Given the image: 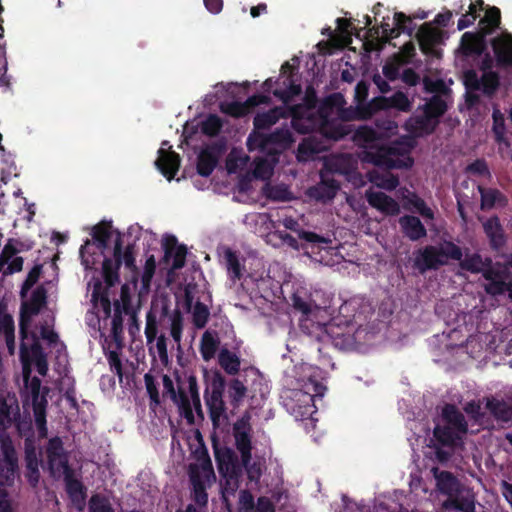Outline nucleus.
Wrapping results in <instances>:
<instances>
[{"label":"nucleus","instance_id":"1a4fd4ad","mask_svg":"<svg viewBox=\"0 0 512 512\" xmlns=\"http://www.w3.org/2000/svg\"><path fill=\"white\" fill-rule=\"evenodd\" d=\"M248 379L252 380V387L256 382L261 383L262 375L255 367L242 370L238 377L232 378L227 384V395L233 408H238L245 399L248 391Z\"/></svg>","mask_w":512,"mask_h":512},{"label":"nucleus","instance_id":"c03bdc74","mask_svg":"<svg viewBox=\"0 0 512 512\" xmlns=\"http://www.w3.org/2000/svg\"><path fill=\"white\" fill-rule=\"evenodd\" d=\"M37 450H26V477L31 486L35 487L40 478Z\"/></svg>","mask_w":512,"mask_h":512},{"label":"nucleus","instance_id":"f704fd0d","mask_svg":"<svg viewBox=\"0 0 512 512\" xmlns=\"http://www.w3.org/2000/svg\"><path fill=\"white\" fill-rule=\"evenodd\" d=\"M112 222L101 221L92 228L91 236L96 247L104 252L108 248L109 240L112 236Z\"/></svg>","mask_w":512,"mask_h":512},{"label":"nucleus","instance_id":"aec40b11","mask_svg":"<svg viewBox=\"0 0 512 512\" xmlns=\"http://www.w3.org/2000/svg\"><path fill=\"white\" fill-rule=\"evenodd\" d=\"M431 473L436 482V489L439 493L449 498L456 497L461 492V483L451 472L432 467Z\"/></svg>","mask_w":512,"mask_h":512},{"label":"nucleus","instance_id":"2eb2a0df","mask_svg":"<svg viewBox=\"0 0 512 512\" xmlns=\"http://www.w3.org/2000/svg\"><path fill=\"white\" fill-rule=\"evenodd\" d=\"M491 30L482 29L478 32H465L461 37L460 50L466 57L480 56L486 50V36Z\"/></svg>","mask_w":512,"mask_h":512},{"label":"nucleus","instance_id":"69168bd1","mask_svg":"<svg viewBox=\"0 0 512 512\" xmlns=\"http://www.w3.org/2000/svg\"><path fill=\"white\" fill-rule=\"evenodd\" d=\"M479 13L475 4H469L468 11L461 16L457 23L458 30H464L474 24L478 18Z\"/></svg>","mask_w":512,"mask_h":512},{"label":"nucleus","instance_id":"6e6552de","mask_svg":"<svg viewBox=\"0 0 512 512\" xmlns=\"http://www.w3.org/2000/svg\"><path fill=\"white\" fill-rule=\"evenodd\" d=\"M391 108L401 112H409L412 109V103L408 96L402 91H397L391 97L377 96L367 102L366 105L358 108V117L367 120L372 118L376 113Z\"/></svg>","mask_w":512,"mask_h":512},{"label":"nucleus","instance_id":"5fc2aeb1","mask_svg":"<svg viewBox=\"0 0 512 512\" xmlns=\"http://www.w3.org/2000/svg\"><path fill=\"white\" fill-rule=\"evenodd\" d=\"M222 125V120L218 115L210 114L204 121H202L201 131L207 136L214 137L220 133Z\"/></svg>","mask_w":512,"mask_h":512},{"label":"nucleus","instance_id":"864d4df0","mask_svg":"<svg viewBox=\"0 0 512 512\" xmlns=\"http://www.w3.org/2000/svg\"><path fill=\"white\" fill-rule=\"evenodd\" d=\"M461 269L477 274L482 272V256L479 253L465 254L459 262Z\"/></svg>","mask_w":512,"mask_h":512},{"label":"nucleus","instance_id":"393cba45","mask_svg":"<svg viewBox=\"0 0 512 512\" xmlns=\"http://www.w3.org/2000/svg\"><path fill=\"white\" fill-rule=\"evenodd\" d=\"M250 420L251 416L246 412L233 424L232 434L235 440V448H253Z\"/></svg>","mask_w":512,"mask_h":512},{"label":"nucleus","instance_id":"f03ea898","mask_svg":"<svg viewBox=\"0 0 512 512\" xmlns=\"http://www.w3.org/2000/svg\"><path fill=\"white\" fill-rule=\"evenodd\" d=\"M162 382L163 397H169L173 401L179 415L186 420L187 424H195L194 411L200 420H204L196 376L189 375L185 381L177 376V388L171 377L166 374L163 375Z\"/></svg>","mask_w":512,"mask_h":512},{"label":"nucleus","instance_id":"e433bc0d","mask_svg":"<svg viewBox=\"0 0 512 512\" xmlns=\"http://www.w3.org/2000/svg\"><path fill=\"white\" fill-rule=\"evenodd\" d=\"M479 192L481 195L480 207L482 210L492 209L496 204L501 206L507 204V197L498 189L479 187Z\"/></svg>","mask_w":512,"mask_h":512},{"label":"nucleus","instance_id":"bb28decb","mask_svg":"<svg viewBox=\"0 0 512 512\" xmlns=\"http://www.w3.org/2000/svg\"><path fill=\"white\" fill-rule=\"evenodd\" d=\"M482 401L485 404V409L497 422H511L510 405L504 399L490 395L484 397Z\"/></svg>","mask_w":512,"mask_h":512},{"label":"nucleus","instance_id":"09e8293b","mask_svg":"<svg viewBox=\"0 0 512 512\" xmlns=\"http://www.w3.org/2000/svg\"><path fill=\"white\" fill-rule=\"evenodd\" d=\"M156 271V259L154 255H149L146 258L144 270L141 274V288L140 294L148 293L151 287V282Z\"/></svg>","mask_w":512,"mask_h":512},{"label":"nucleus","instance_id":"6ab92c4d","mask_svg":"<svg viewBox=\"0 0 512 512\" xmlns=\"http://www.w3.org/2000/svg\"><path fill=\"white\" fill-rule=\"evenodd\" d=\"M163 260L168 262L173 258L172 269L179 270L185 266L187 247L184 244H178V240L174 235H167L163 239Z\"/></svg>","mask_w":512,"mask_h":512},{"label":"nucleus","instance_id":"cd10ccee","mask_svg":"<svg viewBox=\"0 0 512 512\" xmlns=\"http://www.w3.org/2000/svg\"><path fill=\"white\" fill-rule=\"evenodd\" d=\"M402 233L411 241L427 236V230L417 216L403 215L398 220Z\"/></svg>","mask_w":512,"mask_h":512},{"label":"nucleus","instance_id":"a18cd8bd","mask_svg":"<svg viewBox=\"0 0 512 512\" xmlns=\"http://www.w3.org/2000/svg\"><path fill=\"white\" fill-rule=\"evenodd\" d=\"M448 109L447 103L439 95L432 96L423 106L422 110L432 119L439 120Z\"/></svg>","mask_w":512,"mask_h":512},{"label":"nucleus","instance_id":"680f3d73","mask_svg":"<svg viewBox=\"0 0 512 512\" xmlns=\"http://www.w3.org/2000/svg\"><path fill=\"white\" fill-rule=\"evenodd\" d=\"M439 248L441 250L443 259H446L447 262L448 260H455L460 262L463 257V251L461 247L452 241L444 242V244Z\"/></svg>","mask_w":512,"mask_h":512},{"label":"nucleus","instance_id":"a211bd4d","mask_svg":"<svg viewBox=\"0 0 512 512\" xmlns=\"http://www.w3.org/2000/svg\"><path fill=\"white\" fill-rule=\"evenodd\" d=\"M292 70L293 66H291L289 62H285L282 65L281 74H286L289 71V75L283 77L282 85L284 88H276L273 90V95L286 105L289 104L295 96L302 93L301 85L295 82Z\"/></svg>","mask_w":512,"mask_h":512},{"label":"nucleus","instance_id":"e2e57ef3","mask_svg":"<svg viewBox=\"0 0 512 512\" xmlns=\"http://www.w3.org/2000/svg\"><path fill=\"white\" fill-rule=\"evenodd\" d=\"M273 172V166L267 159L257 158L254 161L253 175L257 179L265 180L270 178Z\"/></svg>","mask_w":512,"mask_h":512},{"label":"nucleus","instance_id":"473e14b6","mask_svg":"<svg viewBox=\"0 0 512 512\" xmlns=\"http://www.w3.org/2000/svg\"><path fill=\"white\" fill-rule=\"evenodd\" d=\"M283 226L287 230H291L298 234V237L308 243H312L315 245L320 244H329L331 241L328 238H325L315 232L305 231L300 228L298 221L292 217H286L283 219Z\"/></svg>","mask_w":512,"mask_h":512},{"label":"nucleus","instance_id":"f257e3e1","mask_svg":"<svg viewBox=\"0 0 512 512\" xmlns=\"http://www.w3.org/2000/svg\"><path fill=\"white\" fill-rule=\"evenodd\" d=\"M117 237L114 241L113 257H105L102 263V276L106 287L101 282H96L93 287L92 301L95 305L99 304L106 317L111 315V301L109 298V289L119 282V270L124 264L125 268L131 272V283L137 287L139 279V269L136 265L135 246L128 244L123 248L122 235L115 230Z\"/></svg>","mask_w":512,"mask_h":512},{"label":"nucleus","instance_id":"0eeeda50","mask_svg":"<svg viewBox=\"0 0 512 512\" xmlns=\"http://www.w3.org/2000/svg\"><path fill=\"white\" fill-rule=\"evenodd\" d=\"M294 142L291 131L286 128H277L275 131L265 133H252L249 135L247 145L249 150L258 148L261 152L267 154H278L280 149H287Z\"/></svg>","mask_w":512,"mask_h":512},{"label":"nucleus","instance_id":"a19ab883","mask_svg":"<svg viewBox=\"0 0 512 512\" xmlns=\"http://www.w3.org/2000/svg\"><path fill=\"white\" fill-rule=\"evenodd\" d=\"M283 116L281 108H273L267 112L258 113L253 119L254 128L266 130L274 125Z\"/></svg>","mask_w":512,"mask_h":512},{"label":"nucleus","instance_id":"3c124183","mask_svg":"<svg viewBox=\"0 0 512 512\" xmlns=\"http://www.w3.org/2000/svg\"><path fill=\"white\" fill-rule=\"evenodd\" d=\"M501 23V12L496 6L490 7L486 10L483 18L480 19V30L489 29L491 33L499 27Z\"/></svg>","mask_w":512,"mask_h":512},{"label":"nucleus","instance_id":"c85d7f7f","mask_svg":"<svg viewBox=\"0 0 512 512\" xmlns=\"http://www.w3.org/2000/svg\"><path fill=\"white\" fill-rule=\"evenodd\" d=\"M293 128L300 133H308L311 128L312 110L304 104H295L289 107Z\"/></svg>","mask_w":512,"mask_h":512},{"label":"nucleus","instance_id":"ddd939ff","mask_svg":"<svg viewBox=\"0 0 512 512\" xmlns=\"http://www.w3.org/2000/svg\"><path fill=\"white\" fill-rule=\"evenodd\" d=\"M19 417L18 401L14 395L8 392H0V436L2 443L0 448H14L9 437L4 439L3 432Z\"/></svg>","mask_w":512,"mask_h":512},{"label":"nucleus","instance_id":"9b49d317","mask_svg":"<svg viewBox=\"0 0 512 512\" xmlns=\"http://www.w3.org/2000/svg\"><path fill=\"white\" fill-rule=\"evenodd\" d=\"M47 303V290L38 286L31 294L28 301H24L20 307L19 328L22 337H26L32 317L40 313Z\"/></svg>","mask_w":512,"mask_h":512},{"label":"nucleus","instance_id":"a878e982","mask_svg":"<svg viewBox=\"0 0 512 512\" xmlns=\"http://www.w3.org/2000/svg\"><path fill=\"white\" fill-rule=\"evenodd\" d=\"M497 65L499 67H512V36L495 37L491 41Z\"/></svg>","mask_w":512,"mask_h":512},{"label":"nucleus","instance_id":"2f4dec72","mask_svg":"<svg viewBox=\"0 0 512 512\" xmlns=\"http://www.w3.org/2000/svg\"><path fill=\"white\" fill-rule=\"evenodd\" d=\"M441 416L446 425L451 426L461 434L467 432L468 425L465 417L454 404H445Z\"/></svg>","mask_w":512,"mask_h":512},{"label":"nucleus","instance_id":"6e6d98bb","mask_svg":"<svg viewBox=\"0 0 512 512\" xmlns=\"http://www.w3.org/2000/svg\"><path fill=\"white\" fill-rule=\"evenodd\" d=\"M192 316L194 326L198 329H202L209 320V308L204 303L197 301L194 305Z\"/></svg>","mask_w":512,"mask_h":512},{"label":"nucleus","instance_id":"de8ad7c7","mask_svg":"<svg viewBox=\"0 0 512 512\" xmlns=\"http://www.w3.org/2000/svg\"><path fill=\"white\" fill-rule=\"evenodd\" d=\"M433 435L435 439L442 445H451L462 435L454 428L448 425L437 424L434 427Z\"/></svg>","mask_w":512,"mask_h":512},{"label":"nucleus","instance_id":"72a5a7b5","mask_svg":"<svg viewBox=\"0 0 512 512\" xmlns=\"http://www.w3.org/2000/svg\"><path fill=\"white\" fill-rule=\"evenodd\" d=\"M66 491L71 498L72 502L79 508L82 509L85 500V488L77 478L75 471L67 474L63 477Z\"/></svg>","mask_w":512,"mask_h":512},{"label":"nucleus","instance_id":"4d7b16f0","mask_svg":"<svg viewBox=\"0 0 512 512\" xmlns=\"http://www.w3.org/2000/svg\"><path fill=\"white\" fill-rule=\"evenodd\" d=\"M144 382L147 394L150 398V407L154 409L160 405V394L157 388V383L151 373H146L144 375Z\"/></svg>","mask_w":512,"mask_h":512},{"label":"nucleus","instance_id":"7ed1b4c3","mask_svg":"<svg viewBox=\"0 0 512 512\" xmlns=\"http://www.w3.org/2000/svg\"><path fill=\"white\" fill-rule=\"evenodd\" d=\"M192 455L194 462L189 464L188 474L191 484V499L198 508L189 504L184 510H177L176 512H206L208 504L207 489L216 481L208 451L194 450Z\"/></svg>","mask_w":512,"mask_h":512},{"label":"nucleus","instance_id":"bf43d9fd","mask_svg":"<svg viewBox=\"0 0 512 512\" xmlns=\"http://www.w3.org/2000/svg\"><path fill=\"white\" fill-rule=\"evenodd\" d=\"M335 329L338 330L339 328L332 325L327 328V333L331 337L333 345L341 350L350 347L352 345L351 336L349 334L335 332Z\"/></svg>","mask_w":512,"mask_h":512},{"label":"nucleus","instance_id":"c9c22d12","mask_svg":"<svg viewBox=\"0 0 512 512\" xmlns=\"http://www.w3.org/2000/svg\"><path fill=\"white\" fill-rule=\"evenodd\" d=\"M218 163V156L213 148H206L200 152L197 160V173L202 177H209Z\"/></svg>","mask_w":512,"mask_h":512},{"label":"nucleus","instance_id":"f8f14e48","mask_svg":"<svg viewBox=\"0 0 512 512\" xmlns=\"http://www.w3.org/2000/svg\"><path fill=\"white\" fill-rule=\"evenodd\" d=\"M463 84L467 91H482L486 96H493L499 88L500 79L497 72H484L481 78L475 70L469 69L463 73Z\"/></svg>","mask_w":512,"mask_h":512},{"label":"nucleus","instance_id":"603ef678","mask_svg":"<svg viewBox=\"0 0 512 512\" xmlns=\"http://www.w3.org/2000/svg\"><path fill=\"white\" fill-rule=\"evenodd\" d=\"M225 260L230 278L233 282L240 280L242 277L241 264L239 262L237 254L231 249L225 251Z\"/></svg>","mask_w":512,"mask_h":512},{"label":"nucleus","instance_id":"49530a36","mask_svg":"<svg viewBox=\"0 0 512 512\" xmlns=\"http://www.w3.org/2000/svg\"><path fill=\"white\" fill-rule=\"evenodd\" d=\"M482 403L484 402L480 400H471L463 407L464 412L478 425H485L489 422V417L486 412L482 410Z\"/></svg>","mask_w":512,"mask_h":512},{"label":"nucleus","instance_id":"0e129e2a","mask_svg":"<svg viewBox=\"0 0 512 512\" xmlns=\"http://www.w3.org/2000/svg\"><path fill=\"white\" fill-rule=\"evenodd\" d=\"M31 351L36 359L37 371L40 375L45 376L48 370L47 361L42 352V347L39 342L35 341L31 346Z\"/></svg>","mask_w":512,"mask_h":512},{"label":"nucleus","instance_id":"79ce46f5","mask_svg":"<svg viewBox=\"0 0 512 512\" xmlns=\"http://www.w3.org/2000/svg\"><path fill=\"white\" fill-rule=\"evenodd\" d=\"M241 452V459L243 466L246 469L248 478L251 481L258 482L264 468V462L261 460L251 462V450H239Z\"/></svg>","mask_w":512,"mask_h":512},{"label":"nucleus","instance_id":"423d86ee","mask_svg":"<svg viewBox=\"0 0 512 512\" xmlns=\"http://www.w3.org/2000/svg\"><path fill=\"white\" fill-rule=\"evenodd\" d=\"M234 452V450H214L219 473L224 478L221 482V493L225 501L228 496L234 495L239 487L237 475L239 462Z\"/></svg>","mask_w":512,"mask_h":512},{"label":"nucleus","instance_id":"13d9d810","mask_svg":"<svg viewBox=\"0 0 512 512\" xmlns=\"http://www.w3.org/2000/svg\"><path fill=\"white\" fill-rule=\"evenodd\" d=\"M250 109L251 107L247 104V100L244 103L232 101L221 105L222 112L236 118L245 116Z\"/></svg>","mask_w":512,"mask_h":512},{"label":"nucleus","instance_id":"dca6fc26","mask_svg":"<svg viewBox=\"0 0 512 512\" xmlns=\"http://www.w3.org/2000/svg\"><path fill=\"white\" fill-rule=\"evenodd\" d=\"M482 227L492 251L498 252L506 246L507 235L497 215L482 221Z\"/></svg>","mask_w":512,"mask_h":512},{"label":"nucleus","instance_id":"412c9836","mask_svg":"<svg viewBox=\"0 0 512 512\" xmlns=\"http://www.w3.org/2000/svg\"><path fill=\"white\" fill-rule=\"evenodd\" d=\"M368 204L387 216H396L400 213L399 203L391 196L381 191H366Z\"/></svg>","mask_w":512,"mask_h":512},{"label":"nucleus","instance_id":"37998d69","mask_svg":"<svg viewBox=\"0 0 512 512\" xmlns=\"http://www.w3.org/2000/svg\"><path fill=\"white\" fill-rule=\"evenodd\" d=\"M340 188L335 179H325L322 177L320 184L314 188L313 195L319 200H332Z\"/></svg>","mask_w":512,"mask_h":512},{"label":"nucleus","instance_id":"4c0bfd02","mask_svg":"<svg viewBox=\"0 0 512 512\" xmlns=\"http://www.w3.org/2000/svg\"><path fill=\"white\" fill-rule=\"evenodd\" d=\"M492 120V132L494 134L495 141L498 144H503L506 147H510L511 142L506 137V125L504 114L496 107L493 109L492 112Z\"/></svg>","mask_w":512,"mask_h":512},{"label":"nucleus","instance_id":"4468645a","mask_svg":"<svg viewBox=\"0 0 512 512\" xmlns=\"http://www.w3.org/2000/svg\"><path fill=\"white\" fill-rule=\"evenodd\" d=\"M446 264L447 261L443 259L440 248L434 245H427L419 249L414 258V267L421 273L437 270Z\"/></svg>","mask_w":512,"mask_h":512},{"label":"nucleus","instance_id":"4be33fe9","mask_svg":"<svg viewBox=\"0 0 512 512\" xmlns=\"http://www.w3.org/2000/svg\"><path fill=\"white\" fill-rule=\"evenodd\" d=\"M417 39L422 53L434 56L438 53L436 46L442 41V32L425 23L419 28Z\"/></svg>","mask_w":512,"mask_h":512},{"label":"nucleus","instance_id":"58836bf2","mask_svg":"<svg viewBox=\"0 0 512 512\" xmlns=\"http://www.w3.org/2000/svg\"><path fill=\"white\" fill-rule=\"evenodd\" d=\"M218 363L220 367L228 375H237L240 372V358L227 348H223L218 355Z\"/></svg>","mask_w":512,"mask_h":512},{"label":"nucleus","instance_id":"c756f323","mask_svg":"<svg viewBox=\"0 0 512 512\" xmlns=\"http://www.w3.org/2000/svg\"><path fill=\"white\" fill-rule=\"evenodd\" d=\"M17 457L15 450H0V478L2 484L10 485L16 475Z\"/></svg>","mask_w":512,"mask_h":512},{"label":"nucleus","instance_id":"5701e85b","mask_svg":"<svg viewBox=\"0 0 512 512\" xmlns=\"http://www.w3.org/2000/svg\"><path fill=\"white\" fill-rule=\"evenodd\" d=\"M180 156L171 149L166 150L160 148L158 150V158L155 161L157 169L162 173L168 181H171L177 174L180 167Z\"/></svg>","mask_w":512,"mask_h":512},{"label":"nucleus","instance_id":"39448f33","mask_svg":"<svg viewBox=\"0 0 512 512\" xmlns=\"http://www.w3.org/2000/svg\"><path fill=\"white\" fill-rule=\"evenodd\" d=\"M225 379L217 374L206 388L204 398L208 408L213 431L211 433L212 448H222L221 443L229 437L230 423L223 400ZM223 448H227L224 446Z\"/></svg>","mask_w":512,"mask_h":512},{"label":"nucleus","instance_id":"052dcab7","mask_svg":"<svg viewBox=\"0 0 512 512\" xmlns=\"http://www.w3.org/2000/svg\"><path fill=\"white\" fill-rule=\"evenodd\" d=\"M265 195L273 201H288L291 199V192L285 185L268 186L265 190Z\"/></svg>","mask_w":512,"mask_h":512},{"label":"nucleus","instance_id":"8fccbe9b","mask_svg":"<svg viewBox=\"0 0 512 512\" xmlns=\"http://www.w3.org/2000/svg\"><path fill=\"white\" fill-rule=\"evenodd\" d=\"M89 512H116L111 499L103 494H94L88 502Z\"/></svg>","mask_w":512,"mask_h":512},{"label":"nucleus","instance_id":"20e7f679","mask_svg":"<svg viewBox=\"0 0 512 512\" xmlns=\"http://www.w3.org/2000/svg\"><path fill=\"white\" fill-rule=\"evenodd\" d=\"M413 143L410 140L394 141L390 145L366 146L360 153L359 158L363 163L372 164L381 169H409L414 164L410 153Z\"/></svg>","mask_w":512,"mask_h":512},{"label":"nucleus","instance_id":"ea45409f","mask_svg":"<svg viewBox=\"0 0 512 512\" xmlns=\"http://www.w3.org/2000/svg\"><path fill=\"white\" fill-rule=\"evenodd\" d=\"M219 345L220 341L216 334L208 330L205 331L200 340V353L202 358L205 361H209L214 358Z\"/></svg>","mask_w":512,"mask_h":512},{"label":"nucleus","instance_id":"9d476101","mask_svg":"<svg viewBox=\"0 0 512 512\" xmlns=\"http://www.w3.org/2000/svg\"><path fill=\"white\" fill-rule=\"evenodd\" d=\"M29 391L32 400L33 414L38 438L45 439L48 437V429L46 426V407L48 402L46 395L41 393V380L38 377L34 376L31 379L29 384Z\"/></svg>","mask_w":512,"mask_h":512},{"label":"nucleus","instance_id":"f3484780","mask_svg":"<svg viewBox=\"0 0 512 512\" xmlns=\"http://www.w3.org/2000/svg\"><path fill=\"white\" fill-rule=\"evenodd\" d=\"M439 124V120L432 119L423 110L420 114L411 115L405 122V130L415 136L422 137L432 134Z\"/></svg>","mask_w":512,"mask_h":512},{"label":"nucleus","instance_id":"774afa93","mask_svg":"<svg viewBox=\"0 0 512 512\" xmlns=\"http://www.w3.org/2000/svg\"><path fill=\"white\" fill-rule=\"evenodd\" d=\"M0 332L5 335L6 343L9 344V339H14V320L11 315H0Z\"/></svg>","mask_w":512,"mask_h":512},{"label":"nucleus","instance_id":"7c9ffc66","mask_svg":"<svg viewBox=\"0 0 512 512\" xmlns=\"http://www.w3.org/2000/svg\"><path fill=\"white\" fill-rule=\"evenodd\" d=\"M394 22L395 27L393 28H390L389 24L387 23L381 24L382 32L387 40L396 38L401 33H407L409 36H412L414 32V27L405 25L406 22L411 23V16H407L403 12H396L394 14Z\"/></svg>","mask_w":512,"mask_h":512},{"label":"nucleus","instance_id":"338daca9","mask_svg":"<svg viewBox=\"0 0 512 512\" xmlns=\"http://www.w3.org/2000/svg\"><path fill=\"white\" fill-rule=\"evenodd\" d=\"M42 271L41 265H35L28 273L21 287V296L23 297L39 280Z\"/></svg>","mask_w":512,"mask_h":512},{"label":"nucleus","instance_id":"b1692460","mask_svg":"<svg viewBox=\"0 0 512 512\" xmlns=\"http://www.w3.org/2000/svg\"><path fill=\"white\" fill-rule=\"evenodd\" d=\"M46 452V465L53 478H63L73 471L68 464V454L65 450H46Z\"/></svg>","mask_w":512,"mask_h":512}]
</instances>
